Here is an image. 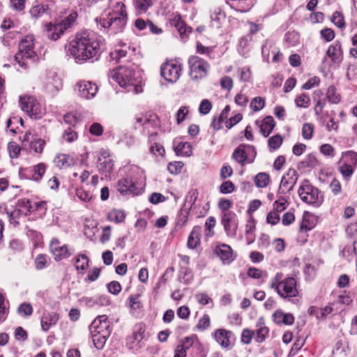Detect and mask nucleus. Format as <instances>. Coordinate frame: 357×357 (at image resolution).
Returning <instances> with one entry per match:
<instances>
[{
    "label": "nucleus",
    "mask_w": 357,
    "mask_h": 357,
    "mask_svg": "<svg viewBox=\"0 0 357 357\" xmlns=\"http://www.w3.org/2000/svg\"><path fill=\"white\" fill-rule=\"evenodd\" d=\"M68 52L76 63L93 61L101 54L100 40L93 32H78L69 43Z\"/></svg>",
    "instance_id": "obj_1"
},
{
    "label": "nucleus",
    "mask_w": 357,
    "mask_h": 357,
    "mask_svg": "<svg viewBox=\"0 0 357 357\" xmlns=\"http://www.w3.org/2000/svg\"><path fill=\"white\" fill-rule=\"evenodd\" d=\"M255 182L258 188H265L269 183V176L266 173H259L255 178Z\"/></svg>",
    "instance_id": "obj_52"
},
{
    "label": "nucleus",
    "mask_w": 357,
    "mask_h": 357,
    "mask_svg": "<svg viewBox=\"0 0 357 357\" xmlns=\"http://www.w3.org/2000/svg\"><path fill=\"white\" fill-rule=\"evenodd\" d=\"M46 10V6L42 4H38L33 6L29 13L32 17L38 18L40 17Z\"/></svg>",
    "instance_id": "obj_64"
},
{
    "label": "nucleus",
    "mask_w": 357,
    "mask_h": 357,
    "mask_svg": "<svg viewBox=\"0 0 357 357\" xmlns=\"http://www.w3.org/2000/svg\"><path fill=\"white\" fill-rule=\"evenodd\" d=\"M116 189L122 195H137L142 192V190L135 185V183L130 180L128 177L119 180Z\"/></svg>",
    "instance_id": "obj_16"
},
{
    "label": "nucleus",
    "mask_w": 357,
    "mask_h": 357,
    "mask_svg": "<svg viewBox=\"0 0 357 357\" xmlns=\"http://www.w3.org/2000/svg\"><path fill=\"white\" fill-rule=\"evenodd\" d=\"M298 180V174L294 169H289L281 179L278 192L285 194L291 191Z\"/></svg>",
    "instance_id": "obj_17"
},
{
    "label": "nucleus",
    "mask_w": 357,
    "mask_h": 357,
    "mask_svg": "<svg viewBox=\"0 0 357 357\" xmlns=\"http://www.w3.org/2000/svg\"><path fill=\"white\" fill-rule=\"evenodd\" d=\"M264 105L265 100L261 97H255L250 102V108L255 112H258L262 109Z\"/></svg>",
    "instance_id": "obj_61"
},
{
    "label": "nucleus",
    "mask_w": 357,
    "mask_h": 357,
    "mask_svg": "<svg viewBox=\"0 0 357 357\" xmlns=\"http://www.w3.org/2000/svg\"><path fill=\"white\" fill-rule=\"evenodd\" d=\"M44 87L48 93L54 95L61 89L62 81L56 75H53L47 78Z\"/></svg>",
    "instance_id": "obj_26"
},
{
    "label": "nucleus",
    "mask_w": 357,
    "mask_h": 357,
    "mask_svg": "<svg viewBox=\"0 0 357 357\" xmlns=\"http://www.w3.org/2000/svg\"><path fill=\"white\" fill-rule=\"evenodd\" d=\"M20 105L21 109L33 119H41L46 112L45 107L31 96H20Z\"/></svg>",
    "instance_id": "obj_5"
},
{
    "label": "nucleus",
    "mask_w": 357,
    "mask_h": 357,
    "mask_svg": "<svg viewBox=\"0 0 357 357\" xmlns=\"http://www.w3.org/2000/svg\"><path fill=\"white\" fill-rule=\"evenodd\" d=\"M317 160L312 154L307 155L299 164L301 168H314L317 165Z\"/></svg>",
    "instance_id": "obj_46"
},
{
    "label": "nucleus",
    "mask_w": 357,
    "mask_h": 357,
    "mask_svg": "<svg viewBox=\"0 0 357 357\" xmlns=\"http://www.w3.org/2000/svg\"><path fill=\"white\" fill-rule=\"evenodd\" d=\"M54 163L59 169H66L75 164V160L70 155L59 153L54 158Z\"/></svg>",
    "instance_id": "obj_28"
},
{
    "label": "nucleus",
    "mask_w": 357,
    "mask_h": 357,
    "mask_svg": "<svg viewBox=\"0 0 357 357\" xmlns=\"http://www.w3.org/2000/svg\"><path fill=\"white\" fill-rule=\"evenodd\" d=\"M109 77L128 92L135 94L142 92V79L132 66H119L110 72Z\"/></svg>",
    "instance_id": "obj_2"
},
{
    "label": "nucleus",
    "mask_w": 357,
    "mask_h": 357,
    "mask_svg": "<svg viewBox=\"0 0 357 357\" xmlns=\"http://www.w3.org/2000/svg\"><path fill=\"white\" fill-rule=\"evenodd\" d=\"M269 287L276 291L280 297L288 301L298 295L296 279L293 277L284 278L281 272H278L271 279Z\"/></svg>",
    "instance_id": "obj_3"
},
{
    "label": "nucleus",
    "mask_w": 357,
    "mask_h": 357,
    "mask_svg": "<svg viewBox=\"0 0 357 357\" xmlns=\"http://www.w3.org/2000/svg\"><path fill=\"white\" fill-rule=\"evenodd\" d=\"M126 177L133 181L135 185L143 191V188L145 186L146 176L144 171L142 168L135 165L128 166Z\"/></svg>",
    "instance_id": "obj_18"
},
{
    "label": "nucleus",
    "mask_w": 357,
    "mask_h": 357,
    "mask_svg": "<svg viewBox=\"0 0 357 357\" xmlns=\"http://www.w3.org/2000/svg\"><path fill=\"white\" fill-rule=\"evenodd\" d=\"M45 141L40 138H33L30 142V148L34 152L41 153L43 151Z\"/></svg>",
    "instance_id": "obj_49"
},
{
    "label": "nucleus",
    "mask_w": 357,
    "mask_h": 357,
    "mask_svg": "<svg viewBox=\"0 0 357 357\" xmlns=\"http://www.w3.org/2000/svg\"><path fill=\"white\" fill-rule=\"evenodd\" d=\"M97 169L105 177L110 176L114 171V162L112 155L107 150H101L98 156Z\"/></svg>",
    "instance_id": "obj_13"
},
{
    "label": "nucleus",
    "mask_w": 357,
    "mask_h": 357,
    "mask_svg": "<svg viewBox=\"0 0 357 357\" xmlns=\"http://www.w3.org/2000/svg\"><path fill=\"white\" fill-rule=\"evenodd\" d=\"M197 301L202 305H206L211 303L213 305V300L205 292H199L195 295Z\"/></svg>",
    "instance_id": "obj_63"
},
{
    "label": "nucleus",
    "mask_w": 357,
    "mask_h": 357,
    "mask_svg": "<svg viewBox=\"0 0 357 357\" xmlns=\"http://www.w3.org/2000/svg\"><path fill=\"white\" fill-rule=\"evenodd\" d=\"M273 318L277 324L292 325L294 322V317L290 313H285L278 310L273 314Z\"/></svg>",
    "instance_id": "obj_29"
},
{
    "label": "nucleus",
    "mask_w": 357,
    "mask_h": 357,
    "mask_svg": "<svg viewBox=\"0 0 357 357\" xmlns=\"http://www.w3.org/2000/svg\"><path fill=\"white\" fill-rule=\"evenodd\" d=\"M77 17L76 13H71L61 22L54 25L50 24L47 26L48 38L52 40L59 39L63 32L75 23Z\"/></svg>",
    "instance_id": "obj_9"
},
{
    "label": "nucleus",
    "mask_w": 357,
    "mask_h": 357,
    "mask_svg": "<svg viewBox=\"0 0 357 357\" xmlns=\"http://www.w3.org/2000/svg\"><path fill=\"white\" fill-rule=\"evenodd\" d=\"M145 333V327L142 324L134 327L131 335L126 338V347L133 352L138 351L143 346Z\"/></svg>",
    "instance_id": "obj_12"
},
{
    "label": "nucleus",
    "mask_w": 357,
    "mask_h": 357,
    "mask_svg": "<svg viewBox=\"0 0 357 357\" xmlns=\"http://www.w3.org/2000/svg\"><path fill=\"white\" fill-rule=\"evenodd\" d=\"M63 139L69 143L75 142L77 139V133L71 127H69L64 130Z\"/></svg>",
    "instance_id": "obj_59"
},
{
    "label": "nucleus",
    "mask_w": 357,
    "mask_h": 357,
    "mask_svg": "<svg viewBox=\"0 0 357 357\" xmlns=\"http://www.w3.org/2000/svg\"><path fill=\"white\" fill-rule=\"evenodd\" d=\"M89 259L85 255H79L75 260L77 270L84 271L89 265Z\"/></svg>",
    "instance_id": "obj_55"
},
{
    "label": "nucleus",
    "mask_w": 357,
    "mask_h": 357,
    "mask_svg": "<svg viewBox=\"0 0 357 357\" xmlns=\"http://www.w3.org/2000/svg\"><path fill=\"white\" fill-rule=\"evenodd\" d=\"M343 50L340 41H335L331 44L326 53V56L323 59V63H326L329 59L331 65L340 66L343 61Z\"/></svg>",
    "instance_id": "obj_14"
},
{
    "label": "nucleus",
    "mask_w": 357,
    "mask_h": 357,
    "mask_svg": "<svg viewBox=\"0 0 357 357\" xmlns=\"http://www.w3.org/2000/svg\"><path fill=\"white\" fill-rule=\"evenodd\" d=\"M314 125L310 123H305L302 128V135L305 139H310L313 136Z\"/></svg>",
    "instance_id": "obj_58"
},
{
    "label": "nucleus",
    "mask_w": 357,
    "mask_h": 357,
    "mask_svg": "<svg viewBox=\"0 0 357 357\" xmlns=\"http://www.w3.org/2000/svg\"><path fill=\"white\" fill-rule=\"evenodd\" d=\"M189 76L194 82H199L207 76L209 63L197 56H191L188 60Z\"/></svg>",
    "instance_id": "obj_6"
},
{
    "label": "nucleus",
    "mask_w": 357,
    "mask_h": 357,
    "mask_svg": "<svg viewBox=\"0 0 357 357\" xmlns=\"http://www.w3.org/2000/svg\"><path fill=\"white\" fill-rule=\"evenodd\" d=\"M222 225L228 236H235L237 229L236 215L233 211L225 212L221 220Z\"/></svg>",
    "instance_id": "obj_19"
},
{
    "label": "nucleus",
    "mask_w": 357,
    "mask_h": 357,
    "mask_svg": "<svg viewBox=\"0 0 357 357\" xmlns=\"http://www.w3.org/2000/svg\"><path fill=\"white\" fill-rule=\"evenodd\" d=\"M136 123H138L146 128L149 123H152L155 126H159L160 121L156 115H150L149 117L137 116L135 118Z\"/></svg>",
    "instance_id": "obj_40"
},
{
    "label": "nucleus",
    "mask_w": 357,
    "mask_h": 357,
    "mask_svg": "<svg viewBox=\"0 0 357 357\" xmlns=\"http://www.w3.org/2000/svg\"><path fill=\"white\" fill-rule=\"evenodd\" d=\"M127 16L124 15H107L106 17L96 18L97 26L100 29H109L112 33L122 31L126 23Z\"/></svg>",
    "instance_id": "obj_8"
},
{
    "label": "nucleus",
    "mask_w": 357,
    "mask_h": 357,
    "mask_svg": "<svg viewBox=\"0 0 357 357\" xmlns=\"http://www.w3.org/2000/svg\"><path fill=\"white\" fill-rule=\"evenodd\" d=\"M38 59L34 50L33 36H26L19 44V51L15 56V60L23 69H27Z\"/></svg>",
    "instance_id": "obj_4"
},
{
    "label": "nucleus",
    "mask_w": 357,
    "mask_h": 357,
    "mask_svg": "<svg viewBox=\"0 0 357 357\" xmlns=\"http://www.w3.org/2000/svg\"><path fill=\"white\" fill-rule=\"evenodd\" d=\"M275 126V123L272 116H267L265 117L260 126V132L261 135L265 137H268L273 130Z\"/></svg>",
    "instance_id": "obj_34"
},
{
    "label": "nucleus",
    "mask_w": 357,
    "mask_h": 357,
    "mask_svg": "<svg viewBox=\"0 0 357 357\" xmlns=\"http://www.w3.org/2000/svg\"><path fill=\"white\" fill-rule=\"evenodd\" d=\"M79 95L85 99L93 98L98 91L97 85L90 81H80L77 84Z\"/></svg>",
    "instance_id": "obj_21"
},
{
    "label": "nucleus",
    "mask_w": 357,
    "mask_h": 357,
    "mask_svg": "<svg viewBox=\"0 0 357 357\" xmlns=\"http://www.w3.org/2000/svg\"><path fill=\"white\" fill-rule=\"evenodd\" d=\"M130 47L126 43H120L115 47V49L109 54L110 58L117 62L126 56Z\"/></svg>",
    "instance_id": "obj_30"
},
{
    "label": "nucleus",
    "mask_w": 357,
    "mask_h": 357,
    "mask_svg": "<svg viewBox=\"0 0 357 357\" xmlns=\"http://www.w3.org/2000/svg\"><path fill=\"white\" fill-rule=\"evenodd\" d=\"M256 155L257 151L255 146L242 144L234 150L232 158L241 165H244L245 162L252 163Z\"/></svg>",
    "instance_id": "obj_11"
},
{
    "label": "nucleus",
    "mask_w": 357,
    "mask_h": 357,
    "mask_svg": "<svg viewBox=\"0 0 357 357\" xmlns=\"http://www.w3.org/2000/svg\"><path fill=\"white\" fill-rule=\"evenodd\" d=\"M261 321L262 319H260L257 324L256 341L258 342H262L269 332L268 328L264 326V324Z\"/></svg>",
    "instance_id": "obj_38"
},
{
    "label": "nucleus",
    "mask_w": 357,
    "mask_h": 357,
    "mask_svg": "<svg viewBox=\"0 0 357 357\" xmlns=\"http://www.w3.org/2000/svg\"><path fill=\"white\" fill-rule=\"evenodd\" d=\"M353 254L357 255V241H354L352 245H346L340 252V256L344 258H349Z\"/></svg>",
    "instance_id": "obj_53"
},
{
    "label": "nucleus",
    "mask_w": 357,
    "mask_h": 357,
    "mask_svg": "<svg viewBox=\"0 0 357 357\" xmlns=\"http://www.w3.org/2000/svg\"><path fill=\"white\" fill-rule=\"evenodd\" d=\"M152 0H135V6L138 13H144L152 6Z\"/></svg>",
    "instance_id": "obj_44"
},
{
    "label": "nucleus",
    "mask_w": 357,
    "mask_h": 357,
    "mask_svg": "<svg viewBox=\"0 0 357 357\" xmlns=\"http://www.w3.org/2000/svg\"><path fill=\"white\" fill-rule=\"evenodd\" d=\"M59 319V315L55 312L45 311L40 318L41 328L43 331H47L55 325Z\"/></svg>",
    "instance_id": "obj_25"
},
{
    "label": "nucleus",
    "mask_w": 357,
    "mask_h": 357,
    "mask_svg": "<svg viewBox=\"0 0 357 357\" xmlns=\"http://www.w3.org/2000/svg\"><path fill=\"white\" fill-rule=\"evenodd\" d=\"M76 197L82 202H89L93 197L90 190H85L83 187L77 188L75 190Z\"/></svg>",
    "instance_id": "obj_43"
},
{
    "label": "nucleus",
    "mask_w": 357,
    "mask_h": 357,
    "mask_svg": "<svg viewBox=\"0 0 357 357\" xmlns=\"http://www.w3.org/2000/svg\"><path fill=\"white\" fill-rule=\"evenodd\" d=\"M50 249L56 261H60L70 256L67 245H60V242L57 238H53L50 243Z\"/></svg>",
    "instance_id": "obj_24"
},
{
    "label": "nucleus",
    "mask_w": 357,
    "mask_h": 357,
    "mask_svg": "<svg viewBox=\"0 0 357 357\" xmlns=\"http://www.w3.org/2000/svg\"><path fill=\"white\" fill-rule=\"evenodd\" d=\"M175 151L183 156H190L192 153V146L189 142H179L175 146Z\"/></svg>",
    "instance_id": "obj_41"
},
{
    "label": "nucleus",
    "mask_w": 357,
    "mask_h": 357,
    "mask_svg": "<svg viewBox=\"0 0 357 357\" xmlns=\"http://www.w3.org/2000/svg\"><path fill=\"white\" fill-rule=\"evenodd\" d=\"M46 170V166L44 163H39L33 167L32 178L34 181H40L44 175Z\"/></svg>",
    "instance_id": "obj_48"
},
{
    "label": "nucleus",
    "mask_w": 357,
    "mask_h": 357,
    "mask_svg": "<svg viewBox=\"0 0 357 357\" xmlns=\"http://www.w3.org/2000/svg\"><path fill=\"white\" fill-rule=\"evenodd\" d=\"M182 70V65L178 61L169 60L162 65L160 73L167 82L174 83L181 77Z\"/></svg>",
    "instance_id": "obj_10"
},
{
    "label": "nucleus",
    "mask_w": 357,
    "mask_h": 357,
    "mask_svg": "<svg viewBox=\"0 0 357 357\" xmlns=\"http://www.w3.org/2000/svg\"><path fill=\"white\" fill-rule=\"evenodd\" d=\"M198 197V191L197 190H192L189 192L188 196H187V202L190 204V206L189 210L195 211L197 208V200Z\"/></svg>",
    "instance_id": "obj_56"
},
{
    "label": "nucleus",
    "mask_w": 357,
    "mask_h": 357,
    "mask_svg": "<svg viewBox=\"0 0 357 357\" xmlns=\"http://www.w3.org/2000/svg\"><path fill=\"white\" fill-rule=\"evenodd\" d=\"M91 334L93 344L97 349H102L104 347L108 337L110 335L105 333V334L104 333H102V334L91 333Z\"/></svg>",
    "instance_id": "obj_37"
},
{
    "label": "nucleus",
    "mask_w": 357,
    "mask_h": 357,
    "mask_svg": "<svg viewBox=\"0 0 357 357\" xmlns=\"http://www.w3.org/2000/svg\"><path fill=\"white\" fill-rule=\"evenodd\" d=\"M283 142L282 137L280 135H275L268 139V146L271 149L276 150L280 147Z\"/></svg>",
    "instance_id": "obj_60"
},
{
    "label": "nucleus",
    "mask_w": 357,
    "mask_h": 357,
    "mask_svg": "<svg viewBox=\"0 0 357 357\" xmlns=\"http://www.w3.org/2000/svg\"><path fill=\"white\" fill-rule=\"evenodd\" d=\"M109 12L107 15H124L127 16L126 6L119 0H110L108 4Z\"/></svg>",
    "instance_id": "obj_27"
},
{
    "label": "nucleus",
    "mask_w": 357,
    "mask_h": 357,
    "mask_svg": "<svg viewBox=\"0 0 357 357\" xmlns=\"http://www.w3.org/2000/svg\"><path fill=\"white\" fill-rule=\"evenodd\" d=\"M126 218V215L123 211L113 210L107 214V218L111 222L116 223L122 222Z\"/></svg>",
    "instance_id": "obj_45"
},
{
    "label": "nucleus",
    "mask_w": 357,
    "mask_h": 357,
    "mask_svg": "<svg viewBox=\"0 0 357 357\" xmlns=\"http://www.w3.org/2000/svg\"><path fill=\"white\" fill-rule=\"evenodd\" d=\"M214 338L222 348L226 349H230L235 342L233 333L223 328H219L215 331Z\"/></svg>",
    "instance_id": "obj_15"
},
{
    "label": "nucleus",
    "mask_w": 357,
    "mask_h": 357,
    "mask_svg": "<svg viewBox=\"0 0 357 357\" xmlns=\"http://www.w3.org/2000/svg\"><path fill=\"white\" fill-rule=\"evenodd\" d=\"M202 228L199 226L193 227L188 238V247L194 249L199 244Z\"/></svg>",
    "instance_id": "obj_32"
},
{
    "label": "nucleus",
    "mask_w": 357,
    "mask_h": 357,
    "mask_svg": "<svg viewBox=\"0 0 357 357\" xmlns=\"http://www.w3.org/2000/svg\"><path fill=\"white\" fill-rule=\"evenodd\" d=\"M295 104L298 107L307 108L310 105V98L308 95L302 93L295 98Z\"/></svg>",
    "instance_id": "obj_54"
},
{
    "label": "nucleus",
    "mask_w": 357,
    "mask_h": 357,
    "mask_svg": "<svg viewBox=\"0 0 357 357\" xmlns=\"http://www.w3.org/2000/svg\"><path fill=\"white\" fill-rule=\"evenodd\" d=\"M190 342L192 343L190 344L192 348L190 357H206V353L204 349L203 345L196 337H190Z\"/></svg>",
    "instance_id": "obj_31"
},
{
    "label": "nucleus",
    "mask_w": 357,
    "mask_h": 357,
    "mask_svg": "<svg viewBox=\"0 0 357 357\" xmlns=\"http://www.w3.org/2000/svg\"><path fill=\"white\" fill-rule=\"evenodd\" d=\"M183 167V163L180 161L169 162L167 165V169L172 174H179Z\"/></svg>",
    "instance_id": "obj_62"
},
{
    "label": "nucleus",
    "mask_w": 357,
    "mask_h": 357,
    "mask_svg": "<svg viewBox=\"0 0 357 357\" xmlns=\"http://www.w3.org/2000/svg\"><path fill=\"white\" fill-rule=\"evenodd\" d=\"M17 312L22 317H29L33 313V307L30 303H23L19 306Z\"/></svg>",
    "instance_id": "obj_57"
},
{
    "label": "nucleus",
    "mask_w": 357,
    "mask_h": 357,
    "mask_svg": "<svg viewBox=\"0 0 357 357\" xmlns=\"http://www.w3.org/2000/svg\"><path fill=\"white\" fill-rule=\"evenodd\" d=\"M342 159L353 167L357 166V153L353 151H348L342 153Z\"/></svg>",
    "instance_id": "obj_50"
},
{
    "label": "nucleus",
    "mask_w": 357,
    "mask_h": 357,
    "mask_svg": "<svg viewBox=\"0 0 357 357\" xmlns=\"http://www.w3.org/2000/svg\"><path fill=\"white\" fill-rule=\"evenodd\" d=\"M354 167L347 162H343L339 167V171L346 180H349L354 173Z\"/></svg>",
    "instance_id": "obj_51"
},
{
    "label": "nucleus",
    "mask_w": 357,
    "mask_h": 357,
    "mask_svg": "<svg viewBox=\"0 0 357 357\" xmlns=\"http://www.w3.org/2000/svg\"><path fill=\"white\" fill-rule=\"evenodd\" d=\"M156 132L150 133L149 140L151 143L153 142L150 146V151L155 155L162 156L165 153V149L162 144L155 142L156 140Z\"/></svg>",
    "instance_id": "obj_35"
},
{
    "label": "nucleus",
    "mask_w": 357,
    "mask_h": 357,
    "mask_svg": "<svg viewBox=\"0 0 357 357\" xmlns=\"http://www.w3.org/2000/svg\"><path fill=\"white\" fill-rule=\"evenodd\" d=\"M326 98L331 104H337L341 100V96L337 93L334 86H330L327 89Z\"/></svg>",
    "instance_id": "obj_42"
},
{
    "label": "nucleus",
    "mask_w": 357,
    "mask_h": 357,
    "mask_svg": "<svg viewBox=\"0 0 357 357\" xmlns=\"http://www.w3.org/2000/svg\"><path fill=\"white\" fill-rule=\"evenodd\" d=\"M91 333H105L110 335L111 329L107 320V317L105 314L98 316L89 326Z\"/></svg>",
    "instance_id": "obj_20"
},
{
    "label": "nucleus",
    "mask_w": 357,
    "mask_h": 357,
    "mask_svg": "<svg viewBox=\"0 0 357 357\" xmlns=\"http://www.w3.org/2000/svg\"><path fill=\"white\" fill-rule=\"evenodd\" d=\"M298 193L301 200L307 204L317 207L323 202V197L318 188L312 186L307 181L301 184Z\"/></svg>",
    "instance_id": "obj_7"
},
{
    "label": "nucleus",
    "mask_w": 357,
    "mask_h": 357,
    "mask_svg": "<svg viewBox=\"0 0 357 357\" xmlns=\"http://www.w3.org/2000/svg\"><path fill=\"white\" fill-rule=\"evenodd\" d=\"M215 252L223 264H229L235 259L232 249L227 244L222 243L217 245Z\"/></svg>",
    "instance_id": "obj_23"
},
{
    "label": "nucleus",
    "mask_w": 357,
    "mask_h": 357,
    "mask_svg": "<svg viewBox=\"0 0 357 357\" xmlns=\"http://www.w3.org/2000/svg\"><path fill=\"white\" fill-rule=\"evenodd\" d=\"M211 25L219 28L221 23L225 20V14L220 8H215L211 14Z\"/></svg>",
    "instance_id": "obj_36"
},
{
    "label": "nucleus",
    "mask_w": 357,
    "mask_h": 357,
    "mask_svg": "<svg viewBox=\"0 0 357 357\" xmlns=\"http://www.w3.org/2000/svg\"><path fill=\"white\" fill-rule=\"evenodd\" d=\"M190 337H185L175 349L174 357H186V350L190 348Z\"/></svg>",
    "instance_id": "obj_39"
},
{
    "label": "nucleus",
    "mask_w": 357,
    "mask_h": 357,
    "mask_svg": "<svg viewBox=\"0 0 357 357\" xmlns=\"http://www.w3.org/2000/svg\"><path fill=\"white\" fill-rule=\"evenodd\" d=\"M188 214L189 212L188 211L181 210L179 211L176 221V228L182 229L186 225L188 221Z\"/></svg>",
    "instance_id": "obj_47"
},
{
    "label": "nucleus",
    "mask_w": 357,
    "mask_h": 357,
    "mask_svg": "<svg viewBox=\"0 0 357 357\" xmlns=\"http://www.w3.org/2000/svg\"><path fill=\"white\" fill-rule=\"evenodd\" d=\"M231 7L241 12L248 11L252 6V0H227Z\"/></svg>",
    "instance_id": "obj_33"
},
{
    "label": "nucleus",
    "mask_w": 357,
    "mask_h": 357,
    "mask_svg": "<svg viewBox=\"0 0 357 357\" xmlns=\"http://www.w3.org/2000/svg\"><path fill=\"white\" fill-rule=\"evenodd\" d=\"M171 26L176 28L183 40L188 38V34L191 33L192 28L188 26L186 23L182 20L181 15H175L169 21Z\"/></svg>",
    "instance_id": "obj_22"
}]
</instances>
